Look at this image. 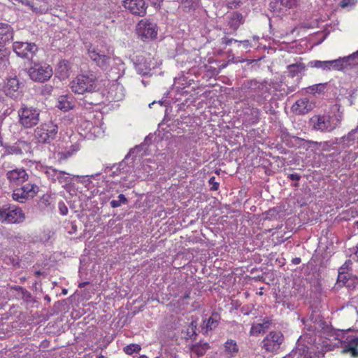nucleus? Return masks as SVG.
<instances>
[{"label": "nucleus", "instance_id": "9", "mask_svg": "<svg viewBox=\"0 0 358 358\" xmlns=\"http://www.w3.org/2000/svg\"><path fill=\"white\" fill-rule=\"evenodd\" d=\"M87 53L89 57L101 69H106L110 61V57L101 51L98 45L92 43L86 44Z\"/></svg>", "mask_w": 358, "mask_h": 358}, {"label": "nucleus", "instance_id": "32", "mask_svg": "<svg viewBox=\"0 0 358 358\" xmlns=\"http://www.w3.org/2000/svg\"><path fill=\"white\" fill-rule=\"evenodd\" d=\"M127 199L125 196L122 194H120L117 196V200H112L110 203V206L112 208H117L120 207L122 203H127Z\"/></svg>", "mask_w": 358, "mask_h": 358}, {"label": "nucleus", "instance_id": "23", "mask_svg": "<svg viewBox=\"0 0 358 358\" xmlns=\"http://www.w3.org/2000/svg\"><path fill=\"white\" fill-rule=\"evenodd\" d=\"M57 107L63 111H68L73 108V99L66 95L58 98Z\"/></svg>", "mask_w": 358, "mask_h": 358}, {"label": "nucleus", "instance_id": "28", "mask_svg": "<svg viewBox=\"0 0 358 358\" xmlns=\"http://www.w3.org/2000/svg\"><path fill=\"white\" fill-rule=\"evenodd\" d=\"M292 353L293 358H312L311 352H309L307 348H304L302 350L299 349Z\"/></svg>", "mask_w": 358, "mask_h": 358}, {"label": "nucleus", "instance_id": "20", "mask_svg": "<svg viewBox=\"0 0 358 358\" xmlns=\"http://www.w3.org/2000/svg\"><path fill=\"white\" fill-rule=\"evenodd\" d=\"M272 324V320L266 317L262 320V323H254L252 324L250 335V336H258L261 333H264L267 330Z\"/></svg>", "mask_w": 358, "mask_h": 358}, {"label": "nucleus", "instance_id": "50", "mask_svg": "<svg viewBox=\"0 0 358 358\" xmlns=\"http://www.w3.org/2000/svg\"><path fill=\"white\" fill-rule=\"evenodd\" d=\"M357 251L355 252V255L358 257V243L357 244Z\"/></svg>", "mask_w": 358, "mask_h": 358}, {"label": "nucleus", "instance_id": "27", "mask_svg": "<svg viewBox=\"0 0 358 358\" xmlns=\"http://www.w3.org/2000/svg\"><path fill=\"white\" fill-rule=\"evenodd\" d=\"M141 350V345L136 343L127 345L123 348L124 352L128 355H131L134 353H139Z\"/></svg>", "mask_w": 358, "mask_h": 358}, {"label": "nucleus", "instance_id": "35", "mask_svg": "<svg viewBox=\"0 0 358 358\" xmlns=\"http://www.w3.org/2000/svg\"><path fill=\"white\" fill-rule=\"evenodd\" d=\"M59 69L61 70V71H63L64 73V76H67L70 71L69 62L66 60L60 61L59 63Z\"/></svg>", "mask_w": 358, "mask_h": 358}, {"label": "nucleus", "instance_id": "44", "mask_svg": "<svg viewBox=\"0 0 358 358\" xmlns=\"http://www.w3.org/2000/svg\"><path fill=\"white\" fill-rule=\"evenodd\" d=\"M182 3H185L187 6H191L194 2V0H182Z\"/></svg>", "mask_w": 358, "mask_h": 358}, {"label": "nucleus", "instance_id": "14", "mask_svg": "<svg viewBox=\"0 0 358 358\" xmlns=\"http://www.w3.org/2000/svg\"><path fill=\"white\" fill-rule=\"evenodd\" d=\"M6 178L10 184L20 185L28 180L29 175L25 169L16 168L7 171Z\"/></svg>", "mask_w": 358, "mask_h": 358}, {"label": "nucleus", "instance_id": "26", "mask_svg": "<svg viewBox=\"0 0 358 358\" xmlns=\"http://www.w3.org/2000/svg\"><path fill=\"white\" fill-rule=\"evenodd\" d=\"M310 64L311 67L321 69L324 71H330L329 61L315 60L310 62Z\"/></svg>", "mask_w": 358, "mask_h": 358}, {"label": "nucleus", "instance_id": "57", "mask_svg": "<svg viewBox=\"0 0 358 358\" xmlns=\"http://www.w3.org/2000/svg\"><path fill=\"white\" fill-rule=\"evenodd\" d=\"M357 227H358V222H357Z\"/></svg>", "mask_w": 358, "mask_h": 358}, {"label": "nucleus", "instance_id": "15", "mask_svg": "<svg viewBox=\"0 0 358 358\" xmlns=\"http://www.w3.org/2000/svg\"><path fill=\"white\" fill-rule=\"evenodd\" d=\"M343 265L338 271V275L337 278V282L341 285L346 286L348 288H354L358 283V278L356 276H353L348 272L345 271L346 267Z\"/></svg>", "mask_w": 358, "mask_h": 358}, {"label": "nucleus", "instance_id": "33", "mask_svg": "<svg viewBox=\"0 0 358 358\" xmlns=\"http://www.w3.org/2000/svg\"><path fill=\"white\" fill-rule=\"evenodd\" d=\"M45 173L48 179L51 180L52 182H57V178L58 175L62 174V171L55 169L49 168L46 171Z\"/></svg>", "mask_w": 358, "mask_h": 358}, {"label": "nucleus", "instance_id": "3", "mask_svg": "<svg viewBox=\"0 0 358 358\" xmlns=\"http://www.w3.org/2000/svg\"><path fill=\"white\" fill-rule=\"evenodd\" d=\"M24 219L25 215L20 207L10 203H6L0 207V222L2 223H20Z\"/></svg>", "mask_w": 358, "mask_h": 358}, {"label": "nucleus", "instance_id": "6", "mask_svg": "<svg viewBox=\"0 0 358 358\" xmlns=\"http://www.w3.org/2000/svg\"><path fill=\"white\" fill-rule=\"evenodd\" d=\"M285 341V337L282 332L278 331H271L266 335L261 342V348L266 352L277 354Z\"/></svg>", "mask_w": 358, "mask_h": 358}, {"label": "nucleus", "instance_id": "24", "mask_svg": "<svg viewBox=\"0 0 358 358\" xmlns=\"http://www.w3.org/2000/svg\"><path fill=\"white\" fill-rule=\"evenodd\" d=\"M289 76L294 78L300 73L306 70V66L303 63H296L287 66Z\"/></svg>", "mask_w": 358, "mask_h": 358}, {"label": "nucleus", "instance_id": "40", "mask_svg": "<svg viewBox=\"0 0 358 358\" xmlns=\"http://www.w3.org/2000/svg\"><path fill=\"white\" fill-rule=\"evenodd\" d=\"M233 41L238 43V40L234 38H228L227 37L222 38V44L225 45H230Z\"/></svg>", "mask_w": 358, "mask_h": 358}, {"label": "nucleus", "instance_id": "1", "mask_svg": "<svg viewBox=\"0 0 358 358\" xmlns=\"http://www.w3.org/2000/svg\"><path fill=\"white\" fill-rule=\"evenodd\" d=\"M71 91L79 95L92 94L99 90V83L96 75L87 71L77 75L69 84Z\"/></svg>", "mask_w": 358, "mask_h": 358}, {"label": "nucleus", "instance_id": "16", "mask_svg": "<svg viewBox=\"0 0 358 358\" xmlns=\"http://www.w3.org/2000/svg\"><path fill=\"white\" fill-rule=\"evenodd\" d=\"M316 119L317 122L314 124V128L322 131H331L338 126L332 117L328 115L317 116Z\"/></svg>", "mask_w": 358, "mask_h": 358}, {"label": "nucleus", "instance_id": "43", "mask_svg": "<svg viewBox=\"0 0 358 358\" xmlns=\"http://www.w3.org/2000/svg\"><path fill=\"white\" fill-rule=\"evenodd\" d=\"M238 43H242L245 48H248L250 45V43L248 40L238 41Z\"/></svg>", "mask_w": 358, "mask_h": 358}, {"label": "nucleus", "instance_id": "56", "mask_svg": "<svg viewBox=\"0 0 358 358\" xmlns=\"http://www.w3.org/2000/svg\"><path fill=\"white\" fill-rule=\"evenodd\" d=\"M15 289H22V287H16Z\"/></svg>", "mask_w": 358, "mask_h": 358}, {"label": "nucleus", "instance_id": "18", "mask_svg": "<svg viewBox=\"0 0 358 358\" xmlns=\"http://www.w3.org/2000/svg\"><path fill=\"white\" fill-rule=\"evenodd\" d=\"M313 108L312 103L306 99L297 100L292 106V110L296 115H304L310 111Z\"/></svg>", "mask_w": 358, "mask_h": 358}, {"label": "nucleus", "instance_id": "7", "mask_svg": "<svg viewBox=\"0 0 358 358\" xmlns=\"http://www.w3.org/2000/svg\"><path fill=\"white\" fill-rule=\"evenodd\" d=\"M30 78L36 82L44 83L52 76V69L46 63H34L29 69Z\"/></svg>", "mask_w": 358, "mask_h": 358}, {"label": "nucleus", "instance_id": "19", "mask_svg": "<svg viewBox=\"0 0 358 358\" xmlns=\"http://www.w3.org/2000/svg\"><path fill=\"white\" fill-rule=\"evenodd\" d=\"M13 38V29L7 23L0 22V45H4Z\"/></svg>", "mask_w": 358, "mask_h": 358}, {"label": "nucleus", "instance_id": "8", "mask_svg": "<svg viewBox=\"0 0 358 358\" xmlns=\"http://www.w3.org/2000/svg\"><path fill=\"white\" fill-rule=\"evenodd\" d=\"M38 191L39 187L37 185L27 183L21 187L15 189L12 194V198L17 202L24 203L27 200L35 197Z\"/></svg>", "mask_w": 358, "mask_h": 358}, {"label": "nucleus", "instance_id": "52", "mask_svg": "<svg viewBox=\"0 0 358 358\" xmlns=\"http://www.w3.org/2000/svg\"><path fill=\"white\" fill-rule=\"evenodd\" d=\"M138 358H148L145 355H141Z\"/></svg>", "mask_w": 358, "mask_h": 358}, {"label": "nucleus", "instance_id": "11", "mask_svg": "<svg viewBox=\"0 0 358 358\" xmlns=\"http://www.w3.org/2000/svg\"><path fill=\"white\" fill-rule=\"evenodd\" d=\"M123 6L131 14L141 17L146 14L148 8L144 0H124Z\"/></svg>", "mask_w": 358, "mask_h": 358}, {"label": "nucleus", "instance_id": "10", "mask_svg": "<svg viewBox=\"0 0 358 358\" xmlns=\"http://www.w3.org/2000/svg\"><path fill=\"white\" fill-rule=\"evenodd\" d=\"M38 48L34 43L15 42L13 43V50L22 58H32Z\"/></svg>", "mask_w": 358, "mask_h": 358}, {"label": "nucleus", "instance_id": "47", "mask_svg": "<svg viewBox=\"0 0 358 358\" xmlns=\"http://www.w3.org/2000/svg\"><path fill=\"white\" fill-rule=\"evenodd\" d=\"M190 298V292H186L184 296H183V299H189Z\"/></svg>", "mask_w": 358, "mask_h": 358}, {"label": "nucleus", "instance_id": "54", "mask_svg": "<svg viewBox=\"0 0 358 358\" xmlns=\"http://www.w3.org/2000/svg\"><path fill=\"white\" fill-rule=\"evenodd\" d=\"M90 103L92 104V105H97L98 104L97 102H94H94H91Z\"/></svg>", "mask_w": 358, "mask_h": 358}, {"label": "nucleus", "instance_id": "30", "mask_svg": "<svg viewBox=\"0 0 358 358\" xmlns=\"http://www.w3.org/2000/svg\"><path fill=\"white\" fill-rule=\"evenodd\" d=\"M8 64V59L6 57V49L3 45H0V70L5 69Z\"/></svg>", "mask_w": 358, "mask_h": 358}, {"label": "nucleus", "instance_id": "51", "mask_svg": "<svg viewBox=\"0 0 358 358\" xmlns=\"http://www.w3.org/2000/svg\"><path fill=\"white\" fill-rule=\"evenodd\" d=\"M35 273H36V275H41V271H36Z\"/></svg>", "mask_w": 358, "mask_h": 358}, {"label": "nucleus", "instance_id": "37", "mask_svg": "<svg viewBox=\"0 0 358 358\" xmlns=\"http://www.w3.org/2000/svg\"><path fill=\"white\" fill-rule=\"evenodd\" d=\"M208 182L211 185L210 188L211 191H217L219 189L220 183L215 181L214 176L210 178Z\"/></svg>", "mask_w": 358, "mask_h": 358}, {"label": "nucleus", "instance_id": "21", "mask_svg": "<svg viewBox=\"0 0 358 358\" xmlns=\"http://www.w3.org/2000/svg\"><path fill=\"white\" fill-rule=\"evenodd\" d=\"M239 348L236 341L228 339L224 344L223 354L227 358L236 357Z\"/></svg>", "mask_w": 358, "mask_h": 358}, {"label": "nucleus", "instance_id": "39", "mask_svg": "<svg viewBox=\"0 0 358 358\" xmlns=\"http://www.w3.org/2000/svg\"><path fill=\"white\" fill-rule=\"evenodd\" d=\"M59 208L62 215H66L68 213V208L64 202H60L59 203Z\"/></svg>", "mask_w": 358, "mask_h": 358}, {"label": "nucleus", "instance_id": "29", "mask_svg": "<svg viewBox=\"0 0 358 358\" xmlns=\"http://www.w3.org/2000/svg\"><path fill=\"white\" fill-rule=\"evenodd\" d=\"M327 83H319L310 86L308 89L313 94H324L327 89Z\"/></svg>", "mask_w": 358, "mask_h": 358}, {"label": "nucleus", "instance_id": "2", "mask_svg": "<svg viewBox=\"0 0 358 358\" xmlns=\"http://www.w3.org/2000/svg\"><path fill=\"white\" fill-rule=\"evenodd\" d=\"M19 124L25 129H31L40 120V110L33 106L23 104L18 110Z\"/></svg>", "mask_w": 358, "mask_h": 358}, {"label": "nucleus", "instance_id": "25", "mask_svg": "<svg viewBox=\"0 0 358 358\" xmlns=\"http://www.w3.org/2000/svg\"><path fill=\"white\" fill-rule=\"evenodd\" d=\"M210 348V346L206 342H199L193 345L191 348L192 352L196 354L198 357L203 356L206 352Z\"/></svg>", "mask_w": 358, "mask_h": 358}, {"label": "nucleus", "instance_id": "31", "mask_svg": "<svg viewBox=\"0 0 358 358\" xmlns=\"http://www.w3.org/2000/svg\"><path fill=\"white\" fill-rule=\"evenodd\" d=\"M196 327H197V319H196V320L192 319V320L190 322V324H189V326L187 329V331H186V335L188 338H192V336L196 335Z\"/></svg>", "mask_w": 358, "mask_h": 358}, {"label": "nucleus", "instance_id": "49", "mask_svg": "<svg viewBox=\"0 0 358 358\" xmlns=\"http://www.w3.org/2000/svg\"><path fill=\"white\" fill-rule=\"evenodd\" d=\"M159 2V0H152V3L155 4V5H157L158 3Z\"/></svg>", "mask_w": 358, "mask_h": 358}, {"label": "nucleus", "instance_id": "12", "mask_svg": "<svg viewBox=\"0 0 358 358\" xmlns=\"http://www.w3.org/2000/svg\"><path fill=\"white\" fill-rule=\"evenodd\" d=\"M245 21V17L239 11H232L226 16V24L231 34L236 33Z\"/></svg>", "mask_w": 358, "mask_h": 358}, {"label": "nucleus", "instance_id": "55", "mask_svg": "<svg viewBox=\"0 0 358 358\" xmlns=\"http://www.w3.org/2000/svg\"><path fill=\"white\" fill-rule=\"evenodd\" d=\"M294 187H298L299 186V183L296 182L294 185Z\"/></svg>", "mask_w": 358, "mask_h": 358}, {"label": "nucleus", "instance_id": "36", "mask_svg": "<svg viewBox=\"0 0 358 358\" xmlns=\"http://www.w3.org/2000/svg\"><path fill=\"white\" fill-rule=\"evenodd\" d=\"M66 175H68L66 173L62 171V174L58 175V176L57 178V181L59 184H64V185L67 184L69 182V179Z\"/></svg>", "mask_w": 358, "mask_h": 358}, {"label": "nucleus", "instance_id": "34", "mask_svg": "<svg viewBox=\"0 0 358 358\" xmlns=\"http://www.w3.org/2000/svg\"><path fill=\"white\" fill-rule=\"evenodd\" d=\"M330 70H341L343 69L344 61L343 59H338L329 61Z\"/></svg>", "mask_w": 358, "mask_h": 358}, {"label": "nucleus", "instance_id": "58", "mask_svg": "<svg viewBox=\"0 0 358 358\" xmlns=\"http://www.w3.org/2000/svg\"><path fill=\"white\" fill-rule=\"evenodd\" d=\"M357 313H358V310H357Z\"/></svg>", "mask_w": 358, "mask_h": 358}, {"label": "nucleus", "instance_id": "5", "mask_svg": "<svg viewBox=\"0 0 358 358\" xmlns=\"http://www.w3.org/2000/svg\"><path fill=\"white\" fill-rule=\"evenodd\" d=\"M58 132V127L52 122L41 124L34 129V137L38 143H50Z\"/></svg>", "mask_w": 358, "mask_h": 358}, {"label": "nucleus", "instance_id": "53", "mask_svg": "<svg viewBox=\"0 0 358 358\" xmlns=\"http://www.w3.org/2000/svg\"><path fill=\"white\" fill-rule=\"evenodd\" d=\"M342 7H345L347 6V3H344L343 1L342 2Z\"/></svg>", "mask_w": 358, "mask_h": 358}, {"label": "nucleus", "instance_id": "38", "mask_svg": "<svg viewBox=\"0 0 358 358\" xmlns=\"http://www.w3.org/2000/svg\"><path fill=\"white\" fill-rule=\"evenodd\" d=\"M281 4L287 8H292L296 4L297 0H280Z\"/></svg>", "mask_w": 358, "mask_h": 358}, {"label": "nucleus", "instance_id": "13", "mask_svg": "<svg viewBox=\"0 0 358 358\" xmlns=\"http://www.w3.org/2000/svg\"><path fill=\"white\" fill-rule=\"evenodd\" d=\"M3 91L7 96L17 99L21 95L20 82L16 76L7 78L3 87Z\"/></svg>", "mask_w": 358, "mask_h": 358}, {"label": "nucleus", "instance_id": "22", "mask_svg": "<svg viewBox=\"0 0 358 358\" xmlns=\"http://www.w3.org/2000/svg\"><path fill=\"white\" fill-rule=\"evenodd\" d=\"M220 320V314H218L216 312H213L211 314V316L206 321H203L202 329H206V331L209 330H213L218 326Z\"/></svg>", "mask_w": 358, "mask_h": 358}, {"label": "nucleus", "instance_id": "4", "mask_svg": "<svg viewBox=\"0 0 358 358\" xmlns=\"http://www.w3.org/2000/svg\"><path fill=\"white\" fill-rule=\"evenodd\" d=\"M138 36L143 41L155 39L158 34L157 23L150 18L141 19L136 26Z\"/></svg>", "mask_w": 358, "mask_h": 358}, {"label": "nucleus", "instance_id": "17", "mask_svg": "<svg viewBox=\"0 0 358 358\" xmlns=\"http://www.w3.org/2000/svg\"><path fill=\"white\" fill-rule=\"evenodd\" d=\"M342 352L350 354L352 358L358 357V337L348 336L343 345Z\"/></svg>", "mask_w": 358, "mask_h": 358}, {"label": "nucleus", "instance_id": "48", "mask_svg": "<svg viewBox=\"0 0 358 358\" xmlns=\"http://www.w3.org/2000/svg\"><path fill=\"white\" fill-rule=\"evenodd\" d=\"M283 358H293L292 353L284 357Z\"/></svg>", "mask_w": 358, "mask_h": 358}, {"label": "nucleus", "instance_id": "41", "mask_svg": "<svg viewBox=\"0 0 358 358\" xmlns=\"http://www.w3.org/2000/svg\"><path fill=\"white\" fill-rule=\"evenodd\" d=\"M288 178L291 180L299 181L301 178V176L298 173H291V174H289Z\"/></svg>", "mask_w": 358, "mask_h": 358}, {"label": "nucleus", "instance_id": "46", "mask_svg": "<svg viewBox=\"0 0 358 358\" xmlns=\"http://www.w3.org/2000/svg\"><path fill=\"white\" fill-rule=\"evenodd\" d=\"M90 282H81L78 285V287L79 288H83L84 287L85 285H88Z\"/></svg>", "mask_w": 358, "mask_h": 358}, {"label": "nucleus", "instance_id": "45", "mask_svg": "<svg viewBox=\"0 0 358 358\" xmlns=\"http://www.w3.org/2000/svg\"><path fill=\"white\" fill-rule=\"evenodd\" d=\"M301 260L300 257H295V258L292 259V264H294L295 265L299 264L301 263Z\"/></svg>", "mask_w": 358, "mask_h": 358}, {"label": "nucleus", "instance_id": "42", "mask_svg": "<svg viewBox=\"0 0 358 358\" xmlns=\"http://www.w3.org/2000/svg\"><path fill=\"white\" fill-rule=\"evenodd\" d=\"M11 152L16 155H21L22 152L18 146H13L10 148Z\"/></svg>", "mask_w": 358, "mask_h": 358}]
</instances>
